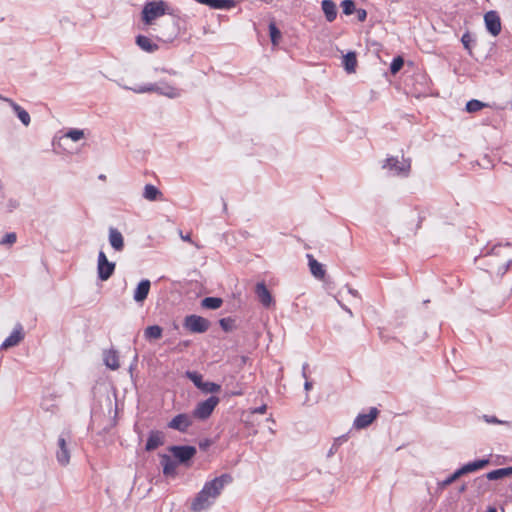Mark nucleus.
I'll list each match as a JSON object with an SVG mask.
<instances>
[{
	"mask_svg": "<svg viewBox=\"0 0 512 512\" xmlns=\"http://www.w3.org/2000/svg\"><path fill=\"white\" fill-rule=\"evenodd\" d=\"M482 258H485L484 255L482 256ZM490 258V261H493V257H489Z\"/></svg>",
	"mask_w": 512,
	"mask_h": 512,
	"instance_id": "62",
	"label": "nucleus"
},
{
	"mask_svg": "<svg viewBox=\"0 0 512 512\" xmlns=\"http://www.w3.org/2000/svg\"><path fill=\"white\" fill-rule=\"evenodd\" d=\"M136 44L143 50L152 53L158 49V45L153 43L150 38L144 35L136 37Z\"/></svg>",
	"mask_w": 512,
	"mask_h": 512,
	"instance_id": "24",
	"label": "nucleus"
},
{
	"mask_svg": "<svg viewBox=\"0 0 512 512\" xmlns=\"http://www.w3.org/2000/svg\"><path fill=\"white\" fill-rule=\"evenodd\" d=\"M507 476L512 475V466L511 467H505Z\"/></svg>",
	"mask_w": 512,
	"mask_h": 512,
	"instance_id": "54",
	"label": "nucleus"
},
{
	"mask_svg": "<svg viewBox=\"0 0 512 512\" xmlns=\"http://www.w3.org/2000/svg\"><path fill=\"white\" fill-rule=\"evenodd\" d=\"M382 169L388 170L394 176L408 177L411 172V159L403 156L401 160L393 156L387 157L383 161Z\"/></svg>",
	"mask_w": 512,
	"mask_h": 512,
	"instance_id": "3",
	"label": "nucleus"
},
{
	"mask_svg": "<svg viewBox=\"0 0 512 512\" xmlns=\"http://www.w3.org/2000/svg\"><path fill=\"white\" fill-rule=\"evenodd\" d=\"M185 377H187L193 384L200 389L203 384V376L197 371H186Z\"/></svg>",
	"mask_w": 512,
	"mask_h": 512,
	"instance_id": "31",
	"label": "nucleus"
},
{
	"mask_svg": "<svg viewBox=\"0 0 512 512\" xmlns=\"http://www.w3.org/2000/svg\"><path fill=\"white\" fill-rule=\"evenodd\" d=\"M489 462V459H478L464 464L463 467L466 473L468 474L486 467L489 464Z\"/></svg>",
	"mask_w": 512,
	"mask_h": 512,
	"instance_id": "26",
	"label": "nucleus"
},
{
	"mask_svg": "<svg viewBox=\"0 0 512 512\" xmlns=\"http://www.w3.org/2000/svg\"><path fill=\"white\" fill-rule=\"evenodd\" d=\"M467 474L464 467H460L459 469H457L452 475L454 477L455 480H457L458 478H460L461 476Z\"/></svg>",
	"mask_w": 512,
	"mask_h": 512,
	"instance_id": "48",
	"label": "nucleus"
},
{
	"mask_svg": "<svg viewBox=\"0 0 512 512\" xmlns=\"http://www.w3.org/2000/svg\"><path fill=\"white\" fill-rule=\"evenodd\" d=\"M167 72H168V73H170V74H172V75H175V74H176V72H175V71H168V70H167Z\"/></svg>",
	"mask_w": 512,
	"mask_h": 512,
	"instance_id": "58",
	"label": "nucleus"
},
{
	"mask_svg": "<svg viewBox=\"0 0 512 512\" xmlns=\"http://www.w3.org/2000/svg\"><path fill=\"white\" fill-rule=\"evenodd\" d=\"M66 137L70 138L74 142H77L84 137V131L80 129H70L66 133Z\"/></svg>",
	"mask_w": 512,
	"mask_h": 512,
	"instance_id": "41",
	"label": "nucleus"
},
{
	"mask_svg": "<svg viewBox=\"0 0 512 512\" xmlns=\"http://www.w3.org/2000/svg\"><path fill=\"white\" fill-rule=\"evenodd\" d=\"M159 95L166 96L170 99H175L181 96V90L176 88L166 82L158 83V93Z\"/></svg>",
	"mask_w": 512,
	"mask_h": 512,
	"instance_id": "20",
	"label": "nucleus"
},
{
	"mask_svg": "<svg viewBox=\"0 0 512 512\" xmlns=\"http://www.w3.org/2000/svg\"><path fill=\"white\" fill-rule=\"evenodd\" d=\"M403 64H404V60L402 57L399 56V57L394 58L390 64L391 73L396 74L403 67Z\"/></svg>",
	"mask_w": 512,
	"mask_h": 512,
	"instance_id": "42",
	"label": "nucleus"
},
{
	"mask_svg": "<svg viewBox=\"0 0 512 512\" xmlns=\"http://www.w3.org/2000/svg\"><path fill=\"white\" fill-rule=\"evenodd\" d=\"M343 66L347 73H354L357 66V56L355 52H348L343 57Z\"/></svg>",
	"mask_w": 512,
	"mask_h": 512,
	"instance_id": "25",
	"label": "nucleus"
},
{
	"mask_svg": "<svg viewBox=\"0 0 512 512\" xmlns=\"http://www.w3.org/2000/svg\"><path fill=\"white\" fill-rule=\"evenodd\" d=\"M242 393L241 392H235L233 393V395H241Z\"/></svg>",
	"mask_w": 512,
	"mask_h": 512,
	"instance_id": "61",
	"label": "nucleus"
},
{
	"mask_svg": "<svg viewBox=\"0 0 512 512\" xmlns=\"http://www.w3.org/2000/svg\"><path fill=\"white\" fill-rule=\"evenodd\" d=\"M150 287L151 283L148 279L141 280L134 291V301L137 303H142L147 298L150 291Z\"/></svg>",
	"mask_w": 512,
	"mask_h": 512,
	"instance_id": "17",
	"label": "nucleus"
},
{
	"mask_svg": "<svg viewBox=\"0 0 512 512\" xmlns=\"http://www.w3.org/2000/svg\"><path fill=\"white\" fill-rule=\"evenodd\" d=\"M181 238H182L184 241L192 242L190 234H187V235H185V236L181 234Z\"/></svg>",
	"mask_w": 512,
	"mask_h": 512,
	"instance_id": "52",
	"label": "nucleus"
},
{
	"mask_svg": "<svg viewBox=\"0 0 512 512\" xmlns=\"http://www.w3.org/2000/svg\"><path fill=\"white\" fill-rule=\"evenodd\" d=\"M190 344H191V341H189V340H185V341L180 342V343L175 347V349H176L177 351H180V352H181V351L183 350V348L190 346Z\"/></svg>",
	"mask_w": 512,
	"mask_h": 512,
	"instance_id": "49",
	"label": "nucleus"
},
{
	"mask_svg": "<svg viewBox=\"0 0 512 512\" xmlns=\"http://www.w3.org/2000/svg\"><path fill=\"white\" fill-rule=\"evenodd\" d=\"M135 93H147V92H155L158 93V83H149L145 85H141L135 88H132Z\"/></svg>",
	"mask_w": 512,
	"mask_h": 512,
	"instance_id": "34",
	"label": "nucleus"
},
{
	"mask_svg": "<svg viewBox=\"0 0 512 512\" xmlns=\"http://www.w3.org/2000/svg\"><path fill=\"white\" fill-rule=\"evenodd\" d=\"M183 326L192 333H204L210 327V322L199 315H187L184 318Z\"/></svg>",
	"mask_w": 512,
	"mask_h": 512,
	"instance_id": "6",
	"label": "nucleus"
},
{
	"mask_svg": "<svg viewBox=\"0 0 512 512\" xmlns=\"http://www.w3.org/2000/svg\"><path fill=\"white\" fill-rule=\"evenodd\" d=\"M234 0H212L211 8L213 9H230L234 7Z\"/></svg>",
	"mask_w": 512,
	"mask_h": 512,
	"instance_id": "35",
	"label": "nucleus"
},
{
	"mask_svg": "<svg viewBox=\"0 0 512 512\" xmlns=\"http://www.w3.org/2000/svg\"><path fill=\"white\" fill-rule=\"evenodd\" d=\"M309 367V364L307 362H305L303 365H302V372H301V375L304 379H307L308 378V375H307V369Z\"/></svg>",
	"mask_w": 512,
	"mask_h": 512,
	"instance_id": "50",
	"label": "nucleus"
},
{
	"mask_svg": "<svg viewBox=\"0 0 512 512\" xmlns=\"http://www.w3.org/2000/svg\"><path fill=\"white\" fill-rule=\"evenodd\" d=\"M24 338L23 326L20 323H17L12 331V333L3 341L0 348L2 350H6L10 347H14L18 345Z\"/></svg>",
	"mask_w": 512,
	"mask_h": 512,
	"instance_id": "11",
	"label": "nucleus"
},
{
	"mask_svg": "<svg viewBox=\"0 0 512 512\" xmlns=\"http://www.w3.org/2000/svg\"><path fill=\"white\" fill-rule=\"evenodd\" d=\"M347 440L346 436H340L338 438H336L332 444V446L330 447L328 453H327V457L330 458L332 457L339 449L340 445L342 443H344L345 441Z\"/></svg>",
	"mask_w": 512,
	"mask_h": 512,
	"instance_id": "37",
	"label": "nucleus"
},
{
	"mask_svg": "<svg viewBox=\"0 0 512 512\" xmlns=\"http://www.w3.org/2000/svg\"><path fill=\"white\" fill-rule=\"evenodd\" d=\"M466 489H467V485H466V484H463V485L459 488V492H460V493H463V492H465V491H466Z\"/></svg>",
	"mask_w": 512,
	"mask_h": 512,
	"instance_id": "55",
	"label": "nucleus"
},
{
	"mask_svg": "<svg viewBox=\"0 0 512 512\" xmlns=\"http://www.w3.org/2000/svg\"><path fill=\"white\" fill-rule=\"evenodd\" d=\"M484 420L489 424H501L502 421L498 420L495 416L484 415Z\"/></svg>",
	"mask_w": 512,
	"mask_h": 512,
	"instance_id": "46",
	"label": "nucleus"
},
{
	"mask_svg": "<svg viewBox=\"0 0 512 512\" xmlns=\"http://www.w3.org/2000/svg\"><path fill=\"white\" fill-rule=\"evenodd\" d=\"M348 291H349V293H350L351 295H353V296H357V294H358V292H357L356 290L352 289V288H349V290H348Z\"/></svg>",
	"mask_w": 512,
	"mask_h": 512,
	"instance_id": "56",
	"label": "nucleus"
},
{
	"mask_svg": "<svg viewBox=\"0 0 512 512\" xmlns=\"http://www.w3.org/2000/svg\"><path fill=\"white\" fill-rule=\"evenodd\" d=\"M307 258L311 274L317 279H323L326 272L324 266L310 254Z\"/></svg>",
	"mask_w": 512,
	"mask_h": 512,
	"instance_id": "21",
	"label": "nucleus"
},
{
	"mask_svg": "<svg viewBox=\"0 0 512 512\" xmlns=\"http://www.w3.org/2000/svg\"><path fill=\"white\" fill-rule=\"evenodd\" d=\"M219 324H220V327L225 331V332H230L232 330L235 329L236 325H235V320L231 317H227V318H222L219 320Z\"/></svg>",
	"mask_w": 512,
	"mask_h": 512,
	"instance_id": "36",
	"label": "nucleus"
},
{
	"mask_svg": "<svg viewBox=\"0 0 512 512\" xmlns=\"http://www.w3.org/2000/svg\"><path fill=\"white\" fill-rule=\"evenodd\" d=\"M164 14H166V3L163 0L148 1L142 10V20L145 24H151Z\"/></svg>",
	"mask_w": 512,
	"mask_h": 512,
	"instance_id": "4",
	"label": "nucleus"
},
{
	"mask_svg": "<svg viewBox=\"0 0 512 512\" xmlns=\"http://www.w3.org/2000/svg\"><path fill=\"white\" fill-rule=\"evenodd\" d=\"M512 249V244L507 243L505 245H495L490 253L484 254V257H498L501 259L497 263V267H491L490 273H496L498 275H504L509 267L512 265V259L508 257V251Z\"/></svg>",
	"mask_w": 512,
	"mask_h": 512,
	"instance_id": "2",
	"label": "nucleus"
},
{
	"mask_svg": "<svg viewBox=\"0 0 512 512\" xmlns=\"http://www.w3.org/2000/svg\"><path fill=\"white\" fill-rule=\"evenodd\" d=\"M267 410V406L265 404L261 405L260 407L254 408L251 410L252 414H264Z\"/></svg>",
	"mask_w": 512,
	"mask_h": 512,
	"instance_id": "47",
	"label": "nucleus"
},
{
	"mask_svg": "<svg viewBox=\"0 0 512 512\" xmlns=\"http://www.w3.org/2000/svg\"><path fill=\"white\" fill-rule=\"evenodd\" d=\"M507 477L505 468H499L488 472L485 476L479 477L476 481L484 482L485 480H498Z\"/></svg>",
	"mask_w": 512,
	"mask_h": 512,
	"instance_id": "28",
	"label": "nucleus"
},
{
	"mask_svg": "<svg viewBox=\"0 0 512 512\" xmlns=\"http://www.w3.org/2000/svg\"><path fill=\"white\" fill-rule=\"evenodd\" d=\"M488 512H497V510L494 507H489L488 508Z\"/></svg>",
	"mask_w": 512,
	"mask_h": 512,
	"instance_id": "57",
	"label": "nucleus"
},
{
	"mask_svg": "<svg viewBox=\"0 0 512 512\" xmlns=\"http://www.w3.org/2000/svg\"><path fill=\"white\" fill-rule=\"evenodd\" d=\"M379 411L375 407H371L368 413H360L354 420L353 426L356 429H364L368 427L378 416Z\"/></svg>",
	"mask_w": 512,
	"mask_h": 512,
	"instance_id": "12",
	"label": "nucleus"
},
{
	"mask_svg": "<svg viewBox=\"0 0 512 512\" xmlns=\"http://www.w3.org/2000/svg\"><path fill=\"white\" fill-rule=\"evenodd\" d=\"M165 435L160 430H151L149 432L145 450L147 452L153 451L164 444Z\"/></svg>",
	"mask_w": 512,
	"mask_h": 512,
	"instance_id": "13",
	"label": "nucleus"
},
{
	"mask_svg": "<svg viewBox=\"0 0 512 512\" xmlns=\"http://www.w3.org/2000/svg\"><path fill=\"white\" fill-rule=\"evenodd\" d=\"M472 41V38L470 36L469 33H465L463 34L462 38H461V42L463 44V46L467 49V50H470V43Z\"/></svg>",
	"mask_w": 512,
	"mask_h": 512,
	"instance_id": "44",
	"label": "nucleus"
},
{
	"mask_svg": "<svg viewBox=\"0 0 512 512\" xmlns=\"http://www.w3.org/2000/svg\"><path fill=\"white\" fill-rule=\"evenodd\" d=\"M162 328L158 325H152L148 326L145 331L144 335L146 339H159L162 336Z\"/></svg>",
	"mask_w": 512,
	"mask_h": 512,
	"instance_id": "30",
	"label": "nucleus"
},
{
	"mask_svg": "<svg viewBox=\"0 0 512 512\" xmlns=\"http://www.w3.org/2000/svg\"><path fill=\"white\" fill-rule=\"evenodd\" d=\"M192 417L186 413H180L173 417L167 424V427L173 430H177L181 433L188 431L192 425Z\"/></svg>",
	"mask_w": 512,
	"mask_h": 512,
	"instance_id": "9",
	"label": "nucleus"
},
{
	"mask_svg": "<svg viewBox=\"0 0 512 512\" xmlns=\"http://www.w3.org/2000/svg\"><path fill=\"white\" fill-rule=\"evenodd\" d=\"M162 192L152 184H146L143 191V197L148 201L162 200Z\"/></svg>",
	"mask_w": 512,
	"mask_h": 512,
	"instance_id": "23",
	"label": "nucleus"
},
{
	"mask_svg": "<svg viewBox=\"0 0 512 512\" xmlns=\"http://www.w3.org/2000/svg\"><path fill=\"white\" fill-rule=\"evenodd\" d=\"M341 307L343 310H345L350 316H352V311L345 305L341 304Z\"/></svg>",
	"mask_w": 512,
	"mask_h": 512,
	"instance_id": "53",
	"label": "nucleus"
},
{
	"mask_svg": "<svg viewBox=\"0 0 512 512\" xmlns=\"http://www.w3.org/2000/svg\"><path fill=\"white\" fill-rule=\"evenodd\" d=\"M179 464L188 463L197 453L194 446L190 445H173L168 448Z\"/></svg>",
	"mask_w": 512,
	"mask_h": 512,
	"instance_id": "7",
	"label": "nucleus"
},
{
	"mask_svg": "<svg viewBox=\"0 0 512 512\" xmlns=\"http://www.w3.org/2000/svg\"><path fill=\"white\" fill-rule=\"evenodd\" d=\"M322 10L325 14L326 20L332 22L337 17V7L332 0H323L321 3Z\"/></svg>",
	"mask_w": 512,
	"mask_h": 512,
	"instance_id": "22",
	"label": "nucleus"
},
{
	"mask_svg": "<svg viewBox=\"0 0 512 512\" xmlns=\"http://www.w3.org/2000/svg\"><path fill=\"white\" fill-rule=\"evenodd\" d=\"M255 293L258 297V300L264 307L268 308L272 304H274L273 297H272L270 291L268 290V288L266 287L265 283H263V282L257 283L256 288H255Z\"/></svg>",
	"mask_w": 512,
	"mask_h": 512,
	"instance_id": "15",
	"label": "nucleus"
},
{
	"mask_svg": "<svg viewBox=\"0 0 512 512\" xmlns=\"http://www.w3.org/2000/svg\"><path fill=\"white\" fill-rule=\"evenodd\" d=\"M269 34L273 45H278L281 39V32L274 22L269 24Z\"/></svg>",
	"mask_w": 512,
	"mask_h": 512,
	"instance_id": "32",
	"label": "nucleus"
},
{
	"mask_svg": "<svg viewBox=\"0 0 512 512\" xmlns=\"http://www.w3.org/2000/svg\"><path fill=\"white\" fill-rule=\"evenodd\" d=\"M17 241V235L16 233L14 232H10V233H7L5 234L1 239H0V245H13L15 242Z\"/></svg>",
	"mask_w": 512,
	"mask_h": 512,
	"instance_id": "40",
	"label": "nucleus"
},
{
	"mask_svg": "<svg viewBox=\"0 0 512 512\" xmlns=\"http://www.w3.org/2000/svg\"><path fill=\"white\" fill-rule=\"evenodd\" d=\"M355 13L357 15V19L360 22H364L367 18V12L365 9L359 8L355 10Z\"/></svg>",
	"mask_w": 512,
	"mask_h": 512,
	"instance_id": "45",
	"label": "nucleus"
},
{
	"mask_svg": "<svg viewBox=\"0 0 512 512\" xmlns=\"http://www.w3.org/2000/svg\"><path fill=\"white\" fill-rule=\"evenodd\" d=\"M104 362H105L106 366L112 370H116L120 366L119 358H118L116 351L111 350V351L106 352L105 356H104Z\"/></svg>",
	"mask_w": 512,
	"mask_h": 512,
	"instance_id": "27",
	"label": "nucleus"
},
{
	"mask_svg": "<svg viewBox=\"0 0 512 512\" xmlns=\"http://www.w3.org/2000/svg\"><path fill=\"white\" fill-rule=\"evenodd\" d=\"M231 482L232 477L229 474H222L219 477H215L211 481L206 482L193 500L191 509L194 512H201L208 509L221 494L224 487Z\"/></svg>",
	"mask_w": 512,
	"mask_h": 512,
	"instance_id": "1",
	"label": "nucleus"
},
{
	"mask_svg": "<svg viewBox=\"0 0 512 512\" xmlns=\"http://www.w3.org/2000/svg\"><path fill=\"white\" fill-rule=\"evenodd\" d=\"M218 403L219 398L217 396H210L208 399L199 402L195 406L192 416L199 420H206L211 416Z\"/></svg>",
	"mask_w": 512,
	"mask_h": 512,
	"instance_id": "5",
	"label": "nucleus"
},
{
	"mask_svg": "<svg viewBox=\"0 0 512 512\" xmlns=\"http://www.w3.org/2000/svg\"><path fill=\"white\" fill-rule=\"evenodd\" d=\"M99 179H105V175H100Z\"/></svg>",
	"mask_w": 512,
	"mask_h": 512,
	"instance_id": "60",
	"label": "nucleus"
},
{
	"mask_svg": "<svg viewBox=\"0 0 512 512\" xmlns=\"http://www.w3.org/2000/svg\"><path fill=\"white\" fill-rule=\"evenodd\" d=\"M221 387L220 385L214 383V382H204L200 388V390L204 393H216L220 391Z\"/></svg>",
	"mask_w": 512,
	"mask_h": 512,
	"instance_id": "38",
	"label": "nucleus"
},
{
	"mask_svg": "<svg viewBox=\"0 0 512 512\" xmlns=\"http://www.w3.org/2000/svg\"><path fill=\"white\" fill-rule=\"evenodd\" d=\"M456 480L454 479L453 475L451 474L450 476H448L446 479H444L443 481L441 482H438V488L439 489H444L445 487L451 485L453 482H455Z\"/></svg>",
	"mask_w": 512,
	"mask_h": 512,
	"instance_id": "43",
	"label": "nucleus"
},
{
	"mask_svg": "<svg viewBox=\"0 0 512 512\" xmlns=\"http://www.w3.org/2000/svg\"><path fill=\"white\" fill-rule=\"evenodd\" d=\"M312 382L307 379H305V383H304V389L306 392L310 391L312 389Z\"/></svg>",
	"mask_w": 512,
	"mask_h": 512,
	"instance_id": "51",
	"label": "nucleus"
},
{
	"mask_svg": "<svg viewBox=\"0 0 512 512\" xmlns=\"http://www.w3.org/2000/svg\"><path fill=\"white\" fill-rule=\"evenodd\" d=\"M56 458L59 464L65 466L70 461V451L67 447V443L64 437L58 438V449L56 451Z\"/></svg>",
	"mask_w": 512,
	"mask_h": 512,
	"instance_id": "16",
	"label": "nucleus"
},
{
	"mask_svg": "<svg viewBox=\"0 0 512 512\" xmlns=\"http://www.w3.org/2000/svg\"><path fill=\"white\" fill-rule=\"evenodd\" d=\"M160 463L163 468V474L166 477H175L176 476V469L178 466L177 460L172 458L171 456L167 454H161L160 455Z\"/></svg>",
	"mask_w": 512,
	"mask_h": 512,
	"instance_id": "14",
	"label": "nucleus"
},
{
	"mask_svg": "<svg viewBox=\"0 0 512 512\" xmlns=\"http://www.w3.org/2000/svg\"><path fill=\"white\" fill-rule=\"evenodd\" d=\"M484 22L487 31L492 36H497L501 32V19L496 11H488L484 15Z\"/></svg>",
	"mask_w": 512,
	"mask_h": 512,
	"instance_id": "10",
	"label": "nucleus"
},
{
	"mask_svg": "<svg viewBox=\"0 0 512 512\" xmlns=\"http://www.w3.org/2000/svg\"><path fill=\"white\" fill-rule=\"evenodd\" d=\"M223 301L218 297H206L202 300L201 305L206 309H218Z\"/></svg>",
	"mask_w": 512,
	"mask_h": 512,
	"instance_id": "29",
	"label": "nucleus"
},
{
	"mask_svg": "<svg viewBox=\"0 0 512 512\" xmlns=\"http://www.w3.org/2000/svg\"><path fill=\"white\" fill-rule=\"evenodd\" d=\"M109 243L115 251H122L124 248V238L121 232L114 228H109Z\"/></svg>",
	"mask_w": 512,
	"mask_h": 512,
	"instance_id": "19",
	"label": "nucleus"
},
{
	"mask_svg": "<svg viewBox=\"0 0 512 512\" xmlns=\"http://www.w3.org/2000/svg\"><path fill=\"white\" fill-rule=\"evenodd\" d=\"M341 6H342V9H343V13L345 15H351L356 10L355 3H354L353 0H344V1H342Z\"/></svg>",
	"mask_w": 512,
	"mask_h": 512,
	"instance_id": "39",
	"label": "nucleus"
},
{
	"mask_svg": "<svg viewBox=\"0 0 512 512\" xmlns=\"http://www.w3.org/2000/svg\"><path fill=\"white\" fill-rule=\"evenodd\" d=\"M485 106H487V104H485L477 99H472L467 102L466 111L469 113H474V112L481 110Z\"/></svg>",
	"mask_w": 512,
	"mask_h": 512,
	"instance_id": "33",
	"label": "nucleus"
},
{
	"mask_svg": "<svg viewBox=\"0 0 512 512\" xmlns=\"http://www.w3.org/2000/svg\"><path fill=\"white\" fill-rule=\"evenodd\" d=\"M4 101L9 103L13 111L16 113L19 120L22 122L23 125L28 126L30 124L31 118L29 113L23 109L19 104L14 102L12 99L9 98H2Z\"/></svg>",
	"mask_w": 512,
	"mask_h": 512,
	"instance_id": "18",
	"label": "nucleus"
},
{
	"mask_svg": "<svg viewBox=\"0 0 512 512\" xmlns=\"http://www.w3.org/2000/svg\"><path fill=\"white\" fill-rule=\"evenodd\" d=\"M116 264L110 262L103 251L98 253L97 275L101 281H107L114 273Z\"/></svg>",
	"mask_w": 512,
	"mask_h": 512,
	"instance_id": "8",
	"label": "nucleus"
},
{
	"mask_svg": "<svg viewBox=\"0 0 512 512\" xmlns=\"http://www.w3.org/2000/svg\"><path fill=\"white\" fill-rule=\"evenodd\" d=\"M488 265L494 266L495 263H493L492 261H488Z\"/></svg>",
	"mask_w": 512,
	"mask_h": 512,
	"instance_id": "59",
	"label": "nucleus"
}]
</instances>
